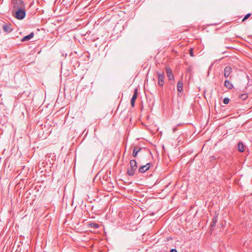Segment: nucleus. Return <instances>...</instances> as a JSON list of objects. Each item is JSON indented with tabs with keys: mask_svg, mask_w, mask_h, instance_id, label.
I'll use <instances>...</instances> for the list:
<instances>
[{
	"mask_svg": "<svg viewBox=\"0 0 252 252\" xmlns=\"http://www.w3.org/2000/svg\"><path fill=\"white\" fill-rule=\"evenodd\" d=\"M170 252H177V251L176 249H172L170 250Z\"/></svg>",
	"mask_w": 252,
	"mask_h": 252,
	"instance_id": "nucleus-22",
	"label": "nucleus"
},
{
	"mask_svg": "<svg viewBox=\"0 0 252 252\" xmlns=\"http://www.w3.org/2000/svg\"><path fill=\"white\" fill-rule=\"evenodd\" d=\"M99 226L98 224L97 223H94L93 224V227L95 228H98Z\"/></svg>",
	"mask_w": 252,
	"mask_h": 252,
	"instance_id": "nucleus-21",
	"label": "nucleus"
},
{
	"mask_svg": "<svg viewBox=\"0 0 252 252\" xmlns=\"http://www.w3.org/2000/svg\"><path fill=\"white\" fill-rule=\"evenodd\" d=\"M15 13L14 16L18 20L23 19L26 16V11L25 8H20L15 9Z\"/></svg>",
	"mask_w": 252,
	"mask_h": 252,
	"instance_id": "nucleus-3",
	"label": "nucleus"
},
{
	"mask_svg": "<svg viewBox=\"0 0 252 252\" xmlns=\"http://www.w3.org/2000/svg\"><path fill=\"white\" fill-rule=\"evenodd\" d=\"M165 70L166 71L167 76L169 80L173 81L174 79V75L170 68L168 66H166Z\"/></svg>",
	"mask_w": 252,
	"mask_h": 252,
	"instance_id": "nucleus-8",
	"label": "nucleus"
},
{
	"mask_svg": "<svg viewBox=\"0 0 252 252\" xmlns=\"http://www.w3.org/2000/svg\"><path fill=\"white\" fill-rule=\"evenodd\" d=\"M34 36V33L33 32H31L29 35H26L24 36L21 39V41L25 42L30 40L32 39Z\"/></svg>",
	"mask_w": 252,
	"mask_h": 252,
	"instance_id": "nucleus-11",
	"label": "nucleus"
},
{
	"mask_svg": "<svg viewBox=\"0 0 252 252\" xmlns=\"http://www.w3.org/2000/svg\"><path fill=\"white\" fill-rule=\"evenodd\" d=\"M193 49L192 48H190L189 50V54L190 55V56H191V57H194V55L193 54Z\"/></svg>",
	"mask_w": 252,
	"mask_h": 252,
	"instance_id": "nucleus-20",
	"label": "nucleus"
},
{
	"mask_svg": "<svg viewBox=\"0 0 252 252\" xmlns=\"http://www.w3.org/2000/svg\"><path fill=\"white\" fill-rule=\"evenodd\" d=\"M218 215L215 213L212 218V221L210 224L211 230H213L214 228L215 227L216 223L218 221Z\"/></svg>",
	"mask_w": 252,
	"mask_h": 252,
	"instance_id": "nucleus-7",
	"label": "nucleus"
},
{
	"mask_svg": "<svg viewBox=\"0 0 252 252\" xmlns=\"http://www.w3.org/2000/svg\"><path fill=\"white\" fill-rule=\"evenodd\" d=\"M251 13H248L247 14V15H246L245 16V17L243 18V19H242V22H244L245 20H246L247 19H248L251 16Z\"/></svg>",
	"mask_w": 252,
	"mask_h": 252,
	"instance_id": "nucleus-17",
	"label": "nucleus"
},
{
	"mask_svg": "<svg viewBox=\"0 0 252 252\" xmlns=\"http://www.w3.org/2000/svg\"><path fill=\"white\" fill-rule=\"evenodd\" d=\"M2 28L4 32L6 33H10L13 30L12 25L10 24L5 23L2 25Z\"/></svg>",
	"mask_w": 252,
	"mask_h": 252,
	"instance_id": "nucleus-6",
	"label": "nucleus"
},
{
	"mask_svg": "<svg viewBox=\"0 0 252 252\" xmlns=\"http://www.w3.org/2000/svg\"><path fill=\"white\" fill-rule=\"evenodd\" d=\"M216 159H217V158L215 156H211L210 158V161L212 162H214V161H216Z\"/></svg>",
	"mask_w": 252,
	"mask_h": 252,
	"instance_id": "nucleus-18",
	"label": "nucleus"
},
{
	"mask_svg": "<svg viewBox=\"0 0 252 252\" xmlns=\"http://www.w3.org/2000/svg\"><path fill=\"white\" fill-rule=\"evenodd\" d=\"M129 164L130 168L127 170V174L129 176H132L137 168V162L135 159H131L130 160Z\"/></svg>",
	"mask_w": 252,
	"mask_h": 252,
	"instance_id": "nucleus-1",
	"label": "nucleus"
},
{
	"mask_svg": "<svg viewBox=\"0 0 252 252\" xmlns=\"http://www.w3.org/2000/svg\"><path fill=\"white\" fill-rule=\"evenodd\" d=\"M138 90L135 89L134 91L133 94L130 100V104L132 107L134 106L135 100L137 97Z\"/></svg>",
	"mask_w": 252,
	"mask_h": 252,
	"instance_id": "nucleus-10",
	"label": "nucleus"
},
{
	"mask_svg": "<svg viewBox=\"0 0 252 252\" xmlns=\"http://www.w3.org/2000/svg\"><path fill=\"white\" fill-rule=\"evenodd\" d=\"M229 101L230 100L228 97H225L223 100V102L225 104H227Z\"/></svg>",
	"mask_w": 252,
	"mask_h": 252,
	"instance_id": "nucleus-19",
	"label": "nucleus"
},
{
	"mask_svg": "<svg viewBox=\"0 0 252 252\" xmlns=\"http://www.w3.org/2000/svg\"><path fill=\"white\" fill-rule=\"evenodd\" d=\"M151 165V163H148L145 165L141 166L138 169L139 172L140 173L145 172L150 169Z\"/></svg>",
	"mask_w": 252,
	"mask_h": 252,
	"instance_id": "nucleus-9",
	"label": "nucleus"
},
{
	"mask_svg": "<svg viewBox=\"0 0 252 252\" xmlns=\"http://www.w3.org/2000/svg\"><path fill=\"white\" fill-rule=\"evenodd\" d=\"M232 68L230 66H226L225 67L223 71V75L225 78H227L229 77L230 78L232 77L230 75L232 72Z\"/></svg>",
	"mask_w": 252,
	"mask_h": 252,
	"instance_id": "nucleus-5",
	"label": "nucleus"
},
{
	"mask_svg": "<svg viewBox=\"0 0 252 252\" xmlns=\"http://www.w3.org/2000/svg\"><path fill=\"white\" fill-rule=\"evenodd\" d=\"M239 97L243 100H246L248 97V94H240Z\"/></svg>",
	"mask_w": 252,
	"mask_h": 252,
	"instance_id": "nucleus-16",
	"label": "nucleus"
},
{
	"mask_svg": "<svg viewBox=\"0 0 252 252\" xmlns=\"http://www.w3.org/2000/svg\"><path fill=\"white\" fill-rule=\"evenodd\" d=\"M177 127H174V128H173V132H175L177 130Z\"/></svg>",
	"mask_w": 252,
	"mask_h": 252,
	"instance_id": "nucleus-23",
	"label": "nucleus"
},
{
	"mask_svg": "<svg viewBox=\"0 0 252 252\" xmlns=\"http://www.w3.org/2000/svg\"><path fill=\"white\" fill-rule=\"evenodd\" d=\"M12 3L13 5V13H14V10L15 9L25 8V4L22 0H12Z\"/></svg>",
	"mask_w": 252,
	"mask_h": 252,
	"instance_id": "nucleus-2",
	"label": "nucleus"
},
{
	"mask_svg": "<svg viewBox=\"0 0 252 252\" xmlns=\"http://www.w3.org/2000/svg\"><path fill=\"white\" fill-rule=\"evenodd\" d=\"M238 150L241 152L244 151V145L242 142H239L238 144Z\"/></svg>",
	"mask_w": 252,
	"mask_h": 252,
	"instance_id": "nucleus-15",
	"label": "nucleus"
},
{
	"mask_svg": "<svg viewBox=\"0 0 252 252\" xmlns=\"http://www.w3.org/2000/svg\"><path fill=\"white\" fill-rule=\"evenodd\" d=\"M158 77V84L160 86L162 87L164 83V78L165 75L163 72L162 73H157Z\"/></svg>",
	"mask_w": 252,
	"mask_h": 252,
	"instance_id": "nucleus-4",
	"label": "nucleus"
},
{
	"mask_svg": "<svg viewBox=\"0 0 252 252\" xmlns=\"http://www.w3.org/2000/svg\"><path fill=\"white\" fill-rule=\"evenodd\" d=\"M43 252H46L44 251Z\"/></svg>",
	"mask_w": 252,
	"mask_h": 252,
	"instance_id": "nucleus-24",
	"label": "nucleus"
},
{
	"mask_svg": "<svg viewBox=\"0 0 252 252\" xmlns=\"http://www.w3.org/2000/svg\"><path fill=\"white\" fill-rule=\"evenodd\" d=\"M224 86L229 90H232L234 88L233 84L227 80L224 81Z\"/></svg>",
	"mask_w": 252,
	"mask_h": 252,
	"instance_id": "nucleus-12",
	"label": "nucleus"
},
{
	"mask_svg": "<svg viewBox=\"0 0 252 252\" xmlns=\"http://www.w3.org/2000/svg\"><path fill=\"white\" fill-rule=\"evenodd\" d=\"M183 81L182 80H180L177 85V91L179 92L182 93L183 91Z\"/></svg>",
	"mask_w": 252,
	"mask_h": 252,
	"instance_id": "nucleus-13",
	"label": "nucleus"
},
{
	"mask_svg": "<svg viewBox=\"0 0 252 252\" xmlns=\"http://www.w3.org/2000/svg\"><path fill=\"white\" fill-rule=\"evenodd\" d=\"M142 149V148H138L137 147H135L133 150L132 156L134 158L137 157L138 153L139 152H140V151Z\"/></svg>",
	"mask_w": 252,
	"mask_h": 252,
	"instance_id": "nucleus-14",
	"label": "nucleus"
}]
</instances>
